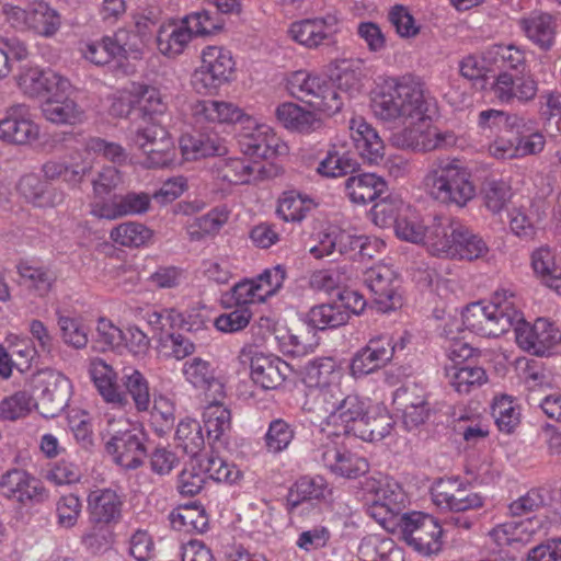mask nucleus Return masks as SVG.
Returning <instances> with one entry per match:
<instances>
[{
    "label": "nucleus",
    "instance_id": "f257e3e1",
    "mask_svg": "<svg viewBox=\"0 0 561 561\" xmlns=\"http://www.w3.org/2000/svg\"><path fill=\"white\" fill-rule=\"evenodd\" d=\"M370 106L376 118L393 125L415 124L427 117L423 85L413 76L385 78L373 92Z\"/></svg>",
    "mask_w": 561,
    "mask_h": 561
},
{
    "label": "nucleus",
    "instance_id": "f03ea898",
    "mask_svg": "<svg viewBox=\"0 0 561 561\" xmlns=\"http://www.w3.org/2000/svg\"><path fill=\"white\" fill-rule=\"evenodd\" d=\"M461 316L465 328L483 337H499L523 320L520 301L507 289L495 291L489 302L468 305Z\"/></svg>",
    "mask_w": 561,
    "mask_h": 561
},
{
    "label": "nucleus",
    "instance_id": "7ed1b4c3",
    "mask_svg": "<svg viewBox=\"0 0 561 561\" xmlns=\"http://www.w3.org/2000/svg\"><path fill=\"white\" fill-rule=\"evenodd\" d=\"M425 183L431 195L443 204L463 207L476 196L471 174L457 159L443 158L433 161Z\"/></svg>",
    "mask_w": 561,
    "mask_h": 561
},
{
    "label": "nucleus",
    "instance_id": "20e7f679",
    "mask_svg": "<svg viewBox=\"0 0 561 561\" xmlns=\"http://www.w3.org/2000/svg\"><path fill=\"white\" fill-rule=\"evenodd\" d=\"M430 236L434 255L476 260L488 252L484 240L460 221L450 217H435Z\"/></svg>",
    "mask_w": 561,
    "mask_h": 561
},
{
    "label": "nucleus",
    "instance_id": "39448f33",
    "mask_svg": "<svg viewBox=\"0 0 561 561\" xmlns=\"http://www.w3.org/2000/svg\"><path fill=\"white\" fill-rule=\"evenodd\" d=\"M220 28L217 15L206 10L193 12L162 24L157 33V47L162 55L173 58L181 55L194 37L209 35Z\"/></svg>",
    "mask_w": 561,
    "mask_h": 561
},
{
    "label": "nucleus",
    "instance_id": "423d86ee",
    "mask_svg": "<svg viewBox=\"0 0 561 561\" xmlns=\"http://www.w3.org/2000/svg\"><path fill=\"white\" fill-rule=\"evenodd\" d=\"M366 514L386 530L396 533V523L404 514L408 495L402 485L390 477L370 478L366 481Z\"/></svg>",
    "mask_w": 561,
    "mask_h": 561
},
{
    "label": "nucleus",
    "instance_id": "0eeeda50",
    "mask_svg": "<svg viewBox=\"0 0 561 561\" xmlns=\"http://www.w3.org/2000/svg\"><path fill=\"white\" fill-rule=\"evenodd\" d=\"M286 88L291 96L329 115L337 113L343 106L341 94L327 76L298 70L287 77Z\"/></svg>",
    "mask_w": 561,
    "mask_h": 561
},
{
    "label": "nucleus",
    "instance_id": "6e6552de",
    "mask_svg": "<svg viewBox=\"0 0 561 561\" xmlns=\"http://www.w3.org/2000/svg\"><path fill=\"white\" fill-rule=\"evenodd\" d=\"M404 542L423 556L440 551L443 529L436 518L422 512L404 513L396 523Z\"/></svg>",
    "mask_w": 561,
    "mask_h": 561
},
{
    "label": "nucleus",
    "instance_id": "1a4fd4ad",
    "mask_svg": "<svg viewBox=\"0 0 561 561\" xmlns=\"http://www.w3.org/2000/svg\"><path fill=\"white\" fill-rule=\"evenodd\" d=\"M380 245L377 239L365 234H355L339 227H329L319 232L318 243L310 248V253L316 259H322L337 252L341 255L371 259Z\"/></svg>",
    "mask_w": 561,
    "mask_h": 561
},
{
    "label": "nucleus",
    "instance_id": "9d476101",
    "mask_svg": "<svg viewBox=\"0 0 561 561\" xmlns=\"http://www.w3.org/2000/svg\"><path fill=\"white\" fill-rule=\"evenodd\" d=\"M233 69L234 61L228 49L208 46L203 49L202 65L193 75V85L198 93H211L229 81Z\"/></svg>",
    "mask_w": 561,
    "mask_h": 561
},
{
    "label": "nucleus",
    "instance_id": "9b49d317",
    "mask_svg": "<svg viewBox=\"0 0 561 561\" xmlns=\"http://www.w3.org/2000/svg\"><path fill=\"white\" fill-rule=\"evenodd\" d=\"M36 408L44 417H56L67 407L72 393L68 377L57 370H46L37 380Z\"/></svg>",
    "mask_w": 561,
    "mask_h": 561
},
{
    "label": "nucleus",
    "instance_id": "f8f14e48",
    "mask_svg": "<svg viewBox=\"0 0 561 561\" xmlns=\"http://www.w3.org/2000/svg\"><path fill=\"white\" fill-rule=\"evenodd\" d=\"M147 434L141 428L119 431L106 443L105 449L119 467L135 470L144 465L147 456Z\"/></svg>",
    "mask_w": 561,
    "mask_h": 561
},
{
    "label": "nucleus",
    "instance_id": "ddd939ff",
    "mask_svg": "<svg viewBox=\"0 0 561 561\" xmlns=\"http://www.w3.org/2000/svg\"><path fill=\"white\" fill-rule=\"evenodd\" d=\"M134 142L146 153L148 168H164L173 163L175 148L164 127L159 124H149L139 128Z\"/></svg>",
    "mask_w": 561,
    "mask_h": 561
},
{
    "label": "nucleus",
    "instance_id": "4468645a",
    "mask_svg": "<svg viewBox=\"0 0 561 561\" xmlns=\"http://www.w3.org/2000/svg\"><path fill=\"white\" fill-rule=\"evenodd\" d=\"M364 283L374 296L381 312H389L402 306L399 293L401 282L397 273L387 265H376L364 274Z\"/></svg>",
    "mask_w": 561,
    "mask_h": 561
},
{
    "label": "nucleus",
    "instance_id": "2eb2a0df",
    "mask_svg": "<svg viewBox=\"0 0 561 561\" xmlns=\"http://www.w3.org/2000/svg\"><path fill=\"white\" fill-rule=\"evenodd\" d=\"M492 91L501 103L527 104L536 98L538 82L530 70L501 71L492 84Z\"/></svg>",
    "mask_w": 561,
    "mask_h": 561
},
{
    "label": "nucleus",
    "instance_id": "dca6fc26",
    "mask_svg": "<svg viewBox=\"0 0 561 561\" xmlns=\"http://www.w3.org/2000/svg\"><path fill=\"white\" fill-rule=\"evenodd\" d=\"M339 32L340 21L335 14L297 21L291 23L288 30L291 39L307 48L334 43Z\"/></svg>",
    "mask_w": 561,
    "mask_h": 561
},
{
    "label": "nucleus",
    "instance_id": "f3484780",
    "mask_svg": "<svg viewBox=\"0 0 561 561\" xmlns=\"http://www.w3.org/2000/svg\"><path fill=\"white\" fill-rule=\"evenodd\" d=\"M513 328L518 346L537 356L549 355L561 339L553 324L543 318L537 319L534 324L523 318Z\"/></svg>",
    "mask_w": 561,
    "mask_h": 561
},
{
    "label": "nucleus",
    "instance_id": "a211bd4d",
    "mask_svg": "<svg viewBox=\"0 0 561 561\" xmlns=\"http://www.w3.org/2000/svg\"><path fill=\"white\" fill-rule=\"evenodd\" d=\"M151 206V196L145 192H128L126 194L114 195L110 199L95 201L90 204L92 216L115 220L127 216H137L146 214Z\"/></svg>",
    "mask_w": 561,
    "mask_h": 561
},
{
    "label": "nucleus",
    "instance_id": "6ab92c4d",
    "mask_svg": "<svg viewBox=\"0 0 561 561\" xmlns=\"http://www.w3.org/2000/svg\"><path fill=\"white\" fill-rule=\"evenodd\" d=\"M125 496L113 488H95L87 496L89 523L116 526L123 519Z\"/></svg>",
    "mask_w": 561,
    "mask_h": 561
},
{
    "label": "nucleus",
    "instance_id": "aec40b11",
    "mask_svg": "<svg viewBox=\"0 0 561 561\" xmlns=\"http://www.w3.org/2000/svg\"><path fill=\"white\" fill-rule=\"evenodd\" d=\"M0 491L23 505L43 503L48 496L42 482L21 469L9 470L1 477Z\"/></svg>",
    "mask_w": 561,
    "mask_h": 561
},
{
    "label": "nucleus",
    "instance_id": "412c9836",
    "mask_svg": "<svg viewBox=\"0 0 561 561\" xmlns=\"http://www.w3.org/2000/svg\"><path fill=\"white\" fill-rule=\"evenodd\" d=\"M39 128L32 119L28 106H10L0 121V139L7 144L26 145L38 138Z\"/></svg>",
    "mask_w": 561,
    "mask_h": 561
},
{
    "label": "nucleus",
    "instance_id": "4be33fe9",
    "mask_svg": "<svg viewBox=\"0 0 561 561\" xmlns=\"http://www.w3.org/2000/svg\"><path fill=\"white\" fill-rule=\"evenodd\" d=\"M182 374L193 388L204 392L205 398L225 399V386L208 360L192 357L183 363Z\"/></svg>",
    "mask_w": 561,
    "mask_h": 561
},
{
    "label": "nucleus",
    "instance_id": "5701e85b",
    "mask_svg": "<svg viewBox=\"0 0 561 561\" xmlns=\"http://www.w3.org/2000/svg\"><path fill=\"white\" fill-rule=\"evenodd\" d=\"M409 125L392 135L391 141L396 147L413 151H430L455 144L456 138L453 133L422 130L414 127V124Z\"/></svg>",
    "mask_w": 561,
    "mask_h": 561
},
{
    "label": "nucleus",
    "instance_id": "b1692460",
    "mask_svg": "<svg viewBox=\"0 0 561 561\" xmlns=\"http://www.w3.org/2000/svg\"><path fill=\"white\" fill-rule=\"evenodd\" d=\"M351 138L364 162L378 165L385 158V144L377 130L363 117L350 121Z\"/></svg>",
    "mask_w": 561,
    "mask_h": 561
},
{
    "label": "nucleus",
    "instance_id": "393cba45",
    "mask_svg": "<svg viewBox=\"0 0 561 561\" xmlns=\"http://www.w3.org/2000/svg\"><path fill=\"white\" fill-rule=\"evenodd\" d=\"M250 370L254 383L262 389L272 390L283 385L291 368L278 356L255 353L251 357Z\"/></svg>",
    "mask_w": 561,
    "mask_h": 561
},
{
    "label": "nucleus",
    "instance_id": "a878e982",
    "mask_svg": "<svg viewBox=\"0 0 561 561\" xmlns=\"http://www.w3.org/2000/svg\"><path fill=\"white\" fill-rule=\"evenodd\" d=\"M241 151L252 158L268 159L280 154L286 146L268 125H257L252 131L243 133L239 139Z\"/></svg>",
    "mask_w": 561,
    "mask_h": 561
},
{
    "label": "nucleus",
    "instance_id": "bb28decb",
    "mask_svg": "<svg viewBox=\"0 0 561 561\" xmlns=\"http://www.w3.org/2000/svg\"><path fill=\"white\" fill-rule=\"evenodd\" d=\"M90 377L105 403L110 407H125L126 396L118 383V375L104 359L95 357L90 360Z\"/></svg>",
    "mask_w": 561,
    "mask_h": 561
},
{
    "label": "nucleus",
    "instance_id": "cd10ccee",
    "mask_svg": "<svg viewBox=\"0 0 561 561\" xmlns=\"http://www.w3.org/2000/svg\"><path fill=\"white\" fill-rule=\"evenodd\" d=\"M318 460L335 476L348 479L365 474L369 469L365 458L336 446L324 447Z\"/></svg>",
    "mask_w": 561,
    "mask_h": 561
},
{
    "label": "nucleus",
    "instance_id": "c85d7f7f",
    "mask_svg": "<svg viewBox=\"0 0 561 561\" xmlns=\"http://www.w3.org/2000/svg\"><path fill=\"white\" fill-rule=\"evenodd\" d=\"M93 169L92 161L81 153L71 156L68 160H49L42 167V172L47 180L62 179L71 187L80 185L84 178Z\"/></svg>",
    "mask_w": 561,
    "mask_h": 561
},
{
    "label": "nucleus",
    "instance_id": "c756f323",
    "mask_svg": "<svg viewBox=\"0 0 561 561\" xmlns=\"http://www.w3.org/2000/svg\"><path fill=\"white\" fill-rule=\"evenodd\" d=\"M180 148L186 160L222 157L228 153L226 141L216 133L195 131L183 135L180 139Z\"/></svg>",
    "mask_w": 561,
    "mask_h": 561
},
{
    "label": "nucleus",
    "instance_id": "7c9ffc66",
    "mask_svg": "<svg viewBox=\"0 0 561 561\" xmlns=\"http://www.w3.org/2000/svg\"><path fill=\"white\" fill-rule=\"evenodd\" d=\"M122 392L126 396L125 407H111L122 411H128L134 405L138 413L148 412L151 405V394L147 378L138 369L125 367L122 373Z\"/></svg>",
    "mask_w": 561,
    "mask_h": 561
},
{
    "label": "nucleus",
    "instance_id": "2f4dec72",
    "mask_svg": "<svg viewBox=\"0 0 561 561\" xmlns=\"http://www.w3.org/2000/svg\"><path fill=\"white\" fill-rule=\"evenodd\" d=\"M518 25L525 36L539 49L549 50L554 45L558 24L549 13L533 12L519 19Z\"/></svg>",
    "mask_w": 561,
    "mask_h": 561
},
{
    "label": "nucleus",
    "instance_id": "473e14b6",
    "mask_svg": "<svg viewBox=\"0 0 561 561\" xmlns=\"http://www.w3.org/2000/svg\"><path fill=\"white\" fill-rule=\"evenodd\" d=\"M211 174L229 184H248L261 179L262 167L259 162L250 163L240 158H219L210 168Z\"/></svg>",
    "mask_w": 561,
    "mask_h": 561
},
{
    "label": "nucleus",
    "instance_id": "72a5a7b5",
    "mask_svg": "<svg viewBox=\"0 0 561 561\" xmlns=\"http://www.w3.org/2000/svg\"><path fill=\"white\" fill-rule=\"evenodd\" d=\"M242 110L231 102L203 100L192 106V117L195 125L231 124L241 119Z\"/></svg>",
    "mask_w": 561,
    "mask_h": 561
},
{
    "label": "nucleus",
    "instance_id": "f704fd0d",
    "mask_svg": "<svg viewBox=\"0 0 561 561\" xmlns=\"http://www.w3.org/2000/svg\"><path fill=\"white\" fill-rule=\"evenodd\" d=\"M19 87L30 96L48 95L54 91H68L70 82L54 71H43L37 68H30L19 77Z\"/></svg>",
    "mask_w": 561,
    "mask_h": 561
},
{
    "label": "nucleus",
    "instance_id": "c9c22d12",
    "mask_svg": "<svg viewBox=\"0 0 561 561\" xmlns=\"http://www.w3.org/2000/svg\"><path fill=\"white\" fill-rule=\"evenodd\" d=\"M18 190L20 194L35 207H56L64 203L66 193L43 181L35 174L21 178Z\"/></svg>",
    "mask_w": 561,
    "mask_h": 561
},
{
    "label": "nucleus",
    "instance_id": "e433bc0d",
    "mask_svg": "<svg viewBox=\"0 0 561 561\" xmlns=\"http://www.w3.org/2000/svg\"><path fill=\"white\" fill-rule=\"evenodd\" d=\"M44 117L54 124L73 125L82 121L83 111L67 91H54L42 103Z\"/></svg>",
    "mask_w": 561,
    "mask_h": 561
},
{
    "label": "nucleus",
    "instance_id": "4c0bfd02",
    "mask_svg": "<svg viewBox=\"0 0 561 561\" xmlns=\"http://www.w3.org/2000/svg\"><path fill=\"white\" fill-rule=\"evenodd\" d=\"M344 186L351 202L362 205L377 201L387 191L385 180L374 173L351 175Z\"/></svg>",
    "mask_w": 561,
    "mask_h": 561
},
{
    "label": "nucleus",
    "instance_id": "58836bf2",
    "mask_svg": "<svg viewBox=\"0 0 561 561\" xmlns=\"http://www.w3.org/2000/svg\"><path fill=\"white\" fill-rule=\"evenodd\" d=\"M20 284L37 297H45L57 279L56 273L48 266L22 261L18 264Z\"/></svg>",
    "mask_w": 561,
    "mask_h": 561
},
{
    "label": "nucleus",
    "instance_id": "ea45409f",
    "mask_svg": "<svg viewBox=\"0 0 561 561\" xmlns=\"http://www.w3.org/2000/svg\"><path fill=\"white\" fill-rule=\"evenodd\" d=\"M328 490V483L321 476H304L289 489L286 496V510L295 513L299 506L309 504L312 500L323 499Z\"/></svg>",
    "mask_w": 561,
    "mask_h": 561
},
{
    "label": "nucleus",
    "instance_id": "a19ab883",
    "mask_svg": "<svg viewBox=\"0 0 561 561\" xmlns=\"http://www.w3.org/2000/svg\"><path fill=\"white\" fill-rule=\"evenodd\" d=\"M275 114L285 128L301 134L312 133L322 125L321 119L313 112L306 111L291 102L278 105Z\"/></svg>",
    "mask_w": 561,
    "mask_h": 561
},
{
    "label": "nucleus",
    "instance_id": "79ce46f5",
    "mask_svg": "<svg viewBox=\"0 0 561 561\" xmlns=\"http://www.w3.org/2000/svg\"><path fill=\"white\" fill-rule=\"evenodd\" d=\"M540 527L541 522L537 518L511 520L495 527L492 536L499 546L525 545L533 539Z\"/></svg>",
    "mask_w": 561,
    "mask_h": 561
},
{
    "label": "nucleus",
    "instance_id": "37998d69",
    "mask_svg": "<svg viewBox=\"0 0 561 561\" xmlns=\"http://www.w3.org/2000/svg\"><path fill=\"white\" fill-rule=\"evenodd\" d=\"M368 410L369 402L365 398L357 393H347L328 423H341L343 433L352 435L359 421L364 420Z\"/></svg>",
    "mask_w": 561,
    "mask_h": 561
},
{
    "label": "nucleus",
    "instance_id": "c03bdc74",
    "mask_svg": "<svg viewBox=\"0 0 561 561\" xmlns=\"http://www.w3.org/2000/svg\"><path fill=\"white\" fill-rule=\"evenodd\" d=\"M358 554L363 561H403V552L394 541L377 534L362 539Z\"/></svg>",
    "mask_w": 561,
    "mask_h": 561
},
{
    "label": "nucleus",
    "instance_id": "a18cd8bd",
    "mask_svg": "<svg viewBox=\"0 0 561 561\" xmlns=\"http://www.w3.org/2000/svg\"><path fill=\"white\" fill-rule=\"evenodd\" d=\"M433 229L434 221L428 226H424L420 215L410 206L409 208H405V211L402 213L394 226V231L398 238L412 243L423 242L432 254H434V248L430 242V236L432 234L431 232H433Z\"/></svg>",
    "mask_w": 561,
    "mask_h": 561
},
{
    "label": "nucleus",
    "instance_id": "49530a36",
    "mask_svg": "<svg viewBox=\"0 0 561 561\" xmlns=\"http://www.w3.org/2000/svg\"><path fill=\"white\" fill-rule=\"evenodd\" d=\"M486 60L492 69L519 72L529 70L526 53L523 48L510 45H493L486 49Z\"/></svg>",
    "mask_w": 561,
    "mask_h": 561
},
{
    "label": "nucleus",
    "instance_id": "de8ad7c7",
    "mask_svg": "<svg viewBox=\"0 0 561 561\" xmlns=\"http://www.w3.org/2000/svg\"><path fill=\"white\" fill-rule=\"evenodd\" d=\"M137 37L138 35L126 30H118L113 35L103 36L100 42L107 55L108 64L112 60L127 59L128 57L139 58L141 47L137 43Z\"/></svg>",
    "mask_w": 561,
    "mask_h": 561
},
{
    "label": "nucleus",
    "instance_id": "09e8293b",
    "mask_svg": "<svg viewBox=\"0 0 561 561\" xmlns=\"http://www.w3.org/2000/svg\"><path fill=\"white\" fill-rule=\"evenodd\" d=\"M542 412L554 423L546 422L541 426V436L547 443L550 451L556 455L561 454V433L559 422L561 419V394L552 393L546 396L540 403Z\"/></svg>",
    "mask_w": 561,
    "mask_h": 561
},
{
    "label": "nucleus",
    "instance_id": "8fccbe9b",
    "mask_svg": "<svg viewBox=\"0 0 561 561\" xmlns=\"http://www.w3.org/2000/svg\"><path fill=\"white\" fill-rule=\"evenodd\" d=\"M208 404L203 412V422L209 440L217 442L231 428L230 410L224 399L205 398Z\"/></svg>",
    "mask_w": 561,
    "mask_h": 561
},
{
    "label": "nucleus",
    "instance_id": "3c124183",
    "mask_svg": "<svg viewBox=\"0 0 561 561\" xmlns=\"http://www.w3.org/2000/svg\"><path fill=\"white\" fill-rule=\"evenodd\" d=\"M445 375L450 386L458 393H469L486 381V374L479 366L446 365Z\"/></svg>",
    "mask_w": 561,
    "mask_h": 561
},
{
    "label": "nucleus",
    "instance_id": "603ef678",
    "mask_svg": "<svg viewBox=\"0 0 561 561\" xmlns=\"http://www.w3.org/2000/svg\"><path fill=\"white\" fill-rule=\"evenodd\" d=\"M357 160L342 148L333 147L319 162L317 172L323 178H341L357 170Z\"/></svg>",
    "mask_w": 561,
    "mask_h": 561
},
{
    "label": "nucleus",
    "instance_id": "864d4df0",
    "mask_svg": "<svg viewBox=\"0 0 561 561\" xmlns=\"http://www.w3.org/2000/svg\"><path fill=\"white\" fill-rule=\"evenodd\" d=\"M172 527L180 531H196L199 534L208 529L209 520L206 511L199 505H184L170 514Z\"/></svg>",
    "mask_w": 561,
    "mask_h": 561
},
{
    "label": "nucleus",
    "instance_id": "5fc2aeb1",
    "mask_svg": "<svg viewBox=\"0 0 561 561\" xmlns=\"http://www.w3.org/2000/svg\"><path fill=\"white\" fill-rule=\"evenodd\" d=\"M60 25V14L47 3L39 2L30 8L27 31L44 37H51L58 32Z\"/></svg>",
    "mask_w": 561,
    "mask_h": 561
},
{
    "label": "nucleus",
    "instance_id": "6e6d98bb",
    "mask_svg": "<svg viewBox=\"0 0 561 561\" xmlns=\"http://www.w3.org/2000/svg\"><path fill=\"white\" fill-rule=\"evenodd\" d=\"M348 319V312L337 302L314 306L308 312V324L312 329L321 331L339 328L345 324Z\"/></svg>",
    "mask_w": 561,
    "mask_h": 561
},
{
    "label": "nucleus",
    "instance_id": "4d7b16f0",
    "mask_svg": "<svg viewBox=\"0 0 561 561\" xmlns=\"http://www.w3.org/2000/svg\"><path fill=\"white\" fill-rule=\"evenodd\" d=\"M392 426L393 421L388 413L371 414L368 410L352 435L365 442H379L390 434Z\"/></svg>",
    "mask_w": 561,
    "mask_h": 561
},
{
    "label": "nucleus",
    "instance_id": "13d9d810",
    "mask_svg": "<svg viewBox=\"0 0 561 561\" xmlns=\"http://www.w3.org/2000/svg\"><path fill=\"white\" fill-rule=\"evenodd\" d=\"M534 272L540 276L542 283L559 293L561 287V271L556 265L552 251L549 248H540L531 255Z\"/></svg>",
    "mask_w": 561,
    "mask_h": 561
},
{
    "label": "nucleus",
    "instance_id": "bf43d9fd",
    "mask_svg": "<svg viewBox=\"0 0 561 561\" xmlns=\"http://www.w3.org/2000/svg\"><path fill=\"white\" fill-rule=\"evenodd\" d=\"M342 374L331 357L317 358L306 366V382L309 387L321 388L341 381Z\"/></svg>",
    "mask_w": 561,
    "mask_h": 561
},
{
    "label": "nucleus",
    "instance_id": "052dcab7",
    "mask_svg": "<svg viewBox=\"0 0 561 561\" xmlns=\"http://www.w3.org/2000/svg\"><path fill=\"white\" fill-rule=\"evenodd\" d=\"M175 439L181 448L191 457H201L205 438L201 423L195 419L186 417L176 427Z\"/></svg>",
    "mask_w": 561,
    "mask_h": 561
},
{
    "label": "nucleus",
    "instance_id": "680f3d73",
    "mask_svg": "<svg viewBox=\"0 0 561 561\" xmlns=\"http://www.w3.org/2000/svg\"><path fill=\"white\" fill-rule=\"evenodd\" d=\"M113 529L114 526L90 523V527L83 531L80 542L89 553L103 554L112 548L115 541Z\"/></svg>",
    "mask_w": 561,
    "mask_h": 561
},
{
    "label": "nucleus",
    "instance_id": "e2e57ef3",
    "mask_svg": "<svg viewBox=\"0 0 561 561\" xmlns=\"http://www.w3.org/2000/svg\"><path fill=\"white\" fill-rule=\"evenodd\" d=\"M261 291L262 288L256 285L254 278L243 279L232 286L229 291L222 294L221 302L229 308L232 306L240 308L247 306L249 308V305L265 302Z\"/></svg>",
    "mask_w": 561,
    "mask_h": 561
},
{
    "label": "nucleus",
    "instance_id": "0e129e2a",
    "mask_svg": "<svg viewBox=\"0 0 561 561\" xmlns=\"http://www.w3.org/2000/svg\"><path fill=\"white\" fill-rule=\"evenodd\" d=\"M229 210L227 207H216L206 215L197 217L187 227L192 240H202L207 234L217 233L228 221Z\"/></svg>",
    "mask_w": 561,
    "mask_h": 561
},
{
    "label": "nucleus",
    "instance_id": "69168bd1",
    "mask_svg": "<svg viewBox=\"0 0 561 561\" xmlns=\"http://www.w3.org/2000/svg\"><path fill=\"white\" fill-rule=\"evenodd\" d=\"M295 434L293 424L280 417L274 419L264 435V446L268 453L277 455L289 447Z\"/></svg>",
    "mask_w": 561,
    "mask_h": 561
},
{
    "label": "nucleus",
    "instance_id": "338daca9",
    "mask_svg": "<svg viewBox=\"0 0 561 561\" xmlns=\"http://www.w3.org/2000/svg\"><path fill=\"white\" fill-rule=\"evenodd\" d=\"M147 413H149L150 426L159 436H163L173 428L175 407L169 398L162 394L156 396Z\"/></svg>",
    "mask_w": 561,
    "mask_h": 561
},
{
    "label": "nucleus",
    "instance_id": "774afa93",
    "mask_svg": "<svg viewBox=\"0 0 561 561\" xmlns=\"http://www.w3.org/2000/svg\"><path fill=\"white\" fill-rule=\"evenodd\" d=\"M110 237L123 247L138 248L151 239L152 231L140 222L126 221L113 228Z\"/></svg>",
    "mask_w": 561,
    "mask_h": 561
}]
</instances>
